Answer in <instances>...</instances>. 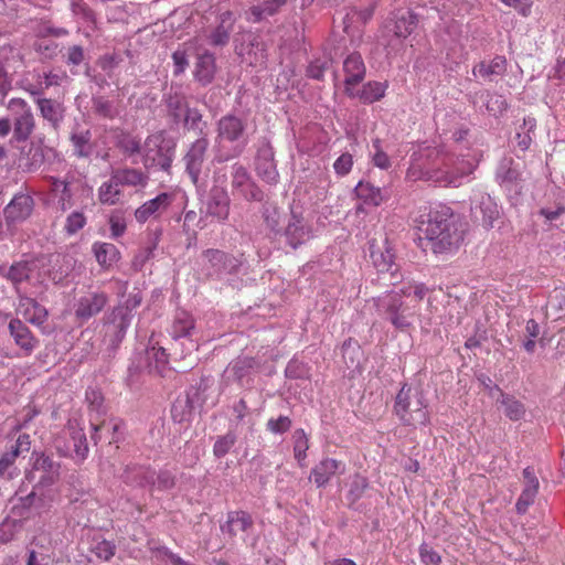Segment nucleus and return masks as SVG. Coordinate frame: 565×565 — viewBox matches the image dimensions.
Wrapping results in <instances>:
<instances>
[{
  "label": "nucleus",
  "mask_w": 565,
  "mask_h": 565,
  "mask_svg": "<svg viewBox=\"0 0 565 565\" xmlns=\"http://www.w3.org/2000/svg\"><path fill=\"white\" fill-rule=\"evenodd\" d=\"M371 258L373 265L380 273L392 271L393 278H401L397 266L394 264L395 255L387 242H385L383 246H377L376 248L372 245Z\"/></svg>",
  "instance_id": "nucleus-17"
},
{
  "label": "nucleus",
  "mask_w": 565,
  "mask_h": 565,
  "mask_svg": "<svg viewBox=\"0 0 565 565\" xmlns=\"http://www.w3.org/2000/svg\"><path fill=\"white\" fill-rule=\"evenodd\" d=\"M230 196L223 185L214 184L206 200V213L218 221H226L230 215Z\"/></svg>",
  "instance_id": "nucleus-12"
},
{
  "label": "nucleus",
  "mask_w": 565,
  "mask_h": 565,
  "mask_svg": "<svg viewBox=\"0 0 565 565\" xmlns=\"http://www.w3.org/2000/svg\"><path fill=\"white\" fill-rule=\"evenodd\" d=\"M7 108L13 116V139L25 141L35 129V118L30 105L22 98H11Z\"/></svg>",
  "instance_id": "nucleus-5"
},
{
  "label": "nucleus",
  "mask_w": 565,
  "mask_h": 565,
  "mask_svg": "<svg viewBox=\"0 0 565 565\" xmlns=\"http://www.w3.org/2000/svg\"><path fill=\"white\" fill-rule=\"evenodd\" d=\"M116 547L111 542L102 541L95 547L98 558L109 561L115 555Z\"/></svg>",
  "instance_id": "nucleus-60"
},
{
  "label": "nucleus",
  "mask_w": 565,
  "mask_h": 565,
  "mask_svg": "<svg viewBox=\"0 0 565 565\" xmlns=\"http://www.w3.org/2000/svg\"><path fill=\"white\" fill-rule=\"evenodd\" d=\"M85 224V215L82 212H73L67 216L64 228L68 234H75L82 230Z\"/></svg>",
  "instance_id": "nucleus-53"
},
{
  "label": "nucleus",
  "mask_w": 565,
  "mask_h": 565,
  "mask_svg": "<svg viewBox=\"0 0 565 565\" xmlns=\"http://www.w3.org/2000/svg\"><path fill=\"white\" fill-rule=\"evenodd\" d=\"M34 200L26 193H17L3 210L7 224L25 221L33 211Z\"/></svg>",
  "instance_id": "nucleus-10"
},
{
  "label": "nucleus",
  "mask_w": 565,
  "mask_h": 565,
  "mask_svg": "<svg viewBox=\"0 0 565 565\" xmlns=\"http://www.w3.org/2000/svg\"><path fill=\"white\" fill-rule=\"evenodd\" d=\"M540 215H542L546 221L553 222L556 221L558 217L565 214V206L558 205L555 209H546L543 207L540 210Z\"/></svg>",
  "instance_id": "nucleus-63"
},
{
  "label": "nucleus",
  "mask_w": 565,
  "mask_h": 565,
  "mask_svg": "<svg viewBox=\"0 0 565 565\" xmlns=\"http://www.w3.org/2000/svg\"><path fill=\"white\" fill-rule=\"evenodd\" d=\"M285 234L288 244L292 248H297L311 237V228L303 223L301 217L292 215Z\"/></svg>",
  "instance_id": "nucleus-22"
},
{
  "label": "nucleus",
  "mask_w": 565,
  "mask_h": 565,
  "mask_svg": "<svg viewBox=\"0 0 565 565\" xmlns=\"http://www.w3.org/2000/svg\"><path fill=\"white\" fill-rule=\"evenodd\" d=\"M235 444V436L226 434L217 438L213 446V454L217 458L224 457Z\"/></svg>",
  "instance_id": "nucleus-51"
},
{
  "label": "nucleus",
  "mask_w": 565,
  "mask_h": 565,
  "mask_svg": "<svg viewBox=\"0 0 565 565\" xmlns=\"http://www.w3.org/2000/svg\"><path fill=\"white\" fill-rule=\"evenodd\" d=\"M372 147L374 149V153L372 156L373 164L382 170L391 168V159L382 148V140L380 138L373 139Z\"/></svg>",
  "instance_id": "nucleus-47"
},
{
  "label": "nucleus",
  "mask_w": 565,
  "mask_h": 565,
  "mask_svg": "<svg viewBox=\"0 0 565 565\" xmlns=\"http://www.w3.org/2000/svg\"><path fill=\"white\" fill-rule=\"evenodd\" d=\"M78 193L88 198L92 195V189L81 181H68L67 190L62 191L60 194L58 202L61 204V209L63 211L70 210L75 204L73 198Z\"/></svg>",
  "instance_id": "nucleus-32"
},
{
  "label": "nucleus",
  "mask_w": 565,
  "mask_h": 565,
  "mask_svg": "<svg viewBox=\"0 0 565 565\" xmlns=\"http://www.w3.org/2000/svg\"><path fill=\"white\" fill-rule=\"evenodd\" d=\"M84 60V51L82 46L74 45L67 51V63L73 65H79Z\"/></svg>",
  "instance_id": "nucleus-64"
},
{
  "label": "nucleus",
  "mask_w": 565,
  "mask_h": 565,
  "mask_svg": "<svg viewBox=\"0 0 565 565\" xmlns=\"http://www.w3.org/2000/svg\"><path fill=\"white\" fill-rule=\"evenodd\" d=\"M28 438L29 436L26 435L20 436L17 439L15 444L11 446L10 450L4 452L0 457V477H6V473L9 471V469L13 466L17 458L19 457L21 447L24 444V439L26 440Z\"/></svg>",
  "instance_id": "nucleus-38"
},
{
  "label": "nucleus",
  "mask_w": 565,
  "mask_h": 565,
  "mask_svg": "<svg viewBox=\"0 0 565 565\" xmlns=\"http://www.w3.org/2000/svg\"><path fill=\"white\" fill-rule=\"evenodd\" d=\"M93 252L97 263L104 268L111 267L120 258L118 248L111 243L96 242Z\"/></svg>",
  "instance_id": "nucleus-26"
},
{
  "label": "nucleus",
  "mask_w": 565,
  "mask_h": 565,
  "mask_svg": "<svg viewBox=\"0 0 565 565\" xmlns=\"http://www.w3.org/2000/svg\"><path fill=\"white\" fill-rule=\"evenodd\" d=\"M156 484L153 488L166 491L170 490L175 486V477L168 470H161L154 476Z\"/></svg>",
  "instance_id": "nucleus-54"
},
{
  "label": "nucleus",
  "mask_w": 565,
  "mask_h": 565,
  "mask_svg": "<svg viewBox=\"0 0 565 565\" xmlns=\"http://www.w3.org/2000/svg\"><path fill=\"white\" fill-rule=\"evenodd\" d=\"M495 390L500 393L501 398L498 402L504 406L505 416L513 422L520 420L525 414L524 404L513 396L505 395L500 387L495 386Z\"/></svg>",
  "instance_id": "nucleus-36"
},
{
  "label": "nucleus",
  "mask_w": 565,
  "mask_h": 565,
  "mask_svg": "<svg viewBox=\"0 0 565 565\" xmlns=\"http://www.w3.org/2000/svg\"><path fill=\"white\" fill-rule=\"evenodd\" d=\"M85 401L90 411L96 412L97 414L103 413L104 396L99 388L87 387L85 392Z\"/></svg>",
  "instance_id": "nucleus-50"
},
{
  "label": "nucleus",
  "mask_w": 565,
  "mask_h": 565,
  "mask_svg": "<svg viewBox=\"0 0 565 565\" xmlns=\"http://www.w3.org/2000/svg\"><path fill=\"white\" fill-rule=\"evenodd\" d=\"M17 313L34 326H42L47 319L45 307L26 296H20Z\"/></svg>",
  "instance_id": "nucleus-16"
},
{
  "label": "nucleus",
  "mask_w": 565,
  "mask_h": 565,
  "mask_svg": "<svg viewBox=\"0 0 565 565\" xmlns=\"http://www.w3.org/2000/svg\"><path fill=\"white\" fill-rule=\"evenodd\" d=\"M61 465L51 457L40 455L33 463V470L40 472L39 480L34 489H44L55 484L60 480Z\"/></svg>",
  "instance_id": "nucleus-11"
},
{
  "label": "nucleus",
  "mask_w": 565,
  "mask_h": 565,
  "mask_svg": "<svg viewBox=\"0 0 565 565\" xmlns=\"http://www.w3.org/2000/svg\"><path fill=\"white\" fill-rule=\"evenodd\" d=\"M475 168L471 161L447 151L443 146H427L412 154L405 180L413 183L431 182L440 188H459Z\"/></svg>",
  "instance_id": "nucleus-1"
},
{
  "label": "nucleus",
  "mask_w": 565,
  "mask_h": 565,
  "mask_svg": "<svg viewBox=\"0 0 565 565\" xmlns=\"http://www.w3.org/2000/svg\"><path fill=\"white\" fill-rule=\"evenodd\" d=\"M94 107H95L96 113L105 118H114L116 115V111H115L111 103L104 98L95 99Z\"/></svg>",
  "instance_id": "nucleus-59"
},
{
  "label": "nucleus",
  "mask_w": 565,
  "mask_h": 565,
  "mask_svg": "<svg viewBox=\"0 0 565 565\" xmlns=\"http://www.w3.org/2000/svg\"><path fill=\"white\" fill-rule=\"evenodd\" d=\"M418 24L417 15L409 9H398L385 24V31L398 40L407 39Z\"/></svg>",
  "instance_id": "nucleus-7"
},
{
  "label": "nucleus",
  "mask_w": 565,
  "mask_h": 565,
  "mask_svg": "<svg viewBox=\"0 0 565 565\" xmlns=\"http://www.w3.org/2000/svg\"><path fill=\"white\" fill-rule=\"evenodd\" d=\"M169 107L175 118L184 116V125L191 129L198 128L202 114L196 108H190L183 98L171 99Z\"/></svg>",
  "instance_id": "nucleus-24"
},
{
  "label": "nucleus",
  "mask_w": 565,
  "mask_h": 565,
  "mask_svg": "<svg viewBox=\"0 0 565 565\" xmlns=\"http://www.w3.org/2000/svg\"><path fill=\"white\" fill-rule=\"evenodd\" d=\"M156 471L150 466L128 465L122 478L127 484L137 487H151L156 484Z\"/></svg>",
  "instance_id": "nucleus-18"
},
{
  "label": "nucleus",
  "mask_w": 565,
  "mask_h": 565,
  "mask_svg": "<svg viewBox=\"0 0 565 565\" xmlns=\"http://www.w3.org/2000/svg\"><path fill=\"white\" fill-rule=\"evenodd\" d=\"M41 116L50 121L54 127H57L63 118L62 106L50 98H39L36 100Z\"/></svg>",
  "instance_id": "nucleus-35"
},
{
  "label": "nucleus",
  "mask_w": 565,
  "mask_h": 565,
  "mask_svg": "<svg viewBox=\"0 0 565 565\" xmlns=\"http://www.w3.org/2000/svg\"><path fill=\"white\" fill-rule=\"evenodd\" d=\"M345 470V465L333 458H324L320 460L310 472V480L318 488L326 487L331 478L337 473H343Z\"/></svg>",
  "instance_id": "nucleus-14"
},
{
  "label": "nucleus",
  "mask_w": 565,
  "mask_h": 565,
  "mask_svg": "<svg viewBox=\"0 0 565 565\" xmlns=\"http://www.w3.org/2000/svg\"><path fill=\"white\" fill-rule=\"evenodd\" d=\"M508 7L513 8L520 15L527 18L532 13V0H500Z\"/></svg>",
  "instance_id": "nucleus-57"
},
{
  "label": "nucleus",
  "mask_w": 565,
  "mask_h": 565,
  "mask_svg": "<svg viewBox=\"0 0 565 565\" xmlns=\"http://www.w3.org/2000/svg\"><path fill=\"white\" fill-rule=\"evenodd\" d=\"M507 71V58L504 56H495L489 63L480 62L472 68L475 76L490 78L491 76L502 75Z\"/></svg>",
  "instance_id": "nucleus-30"
},
{
  "label": "nucleus",
  "mask_w": 565,
  "mask_h": 565,
  "mask_svg": "<svg viewBox=\"0 0 565 565\" xmlns=\"http://www.w3.org/2000/svg\"><path fill=\"white\" fill-rule=\"evenodd\" d=\"M414 223L420 245L435 255L455 254L463 242V233L449 206L440 205L422 212Z\"/></svg>",
  "instance_id": "nucleus-2"
},
{
  "label": "nucleus",
  "mask_w": 565,
  "mask_h": 565,
  "mask_svg": "<svg viewBox=\"0 0 565 565\" xmlns=\"http://www.w3.org/2000/svg\"><path fill=\"white\" fill-rule=\"evenodd\" d=\"M160 238V233H156L152 244L147 247L142 253L137 255L134 259V266H143V264L153 256V250L157 248Z\"/></svg>",
  "instance_id": "nucleus-58"
},
{
  "label": "nucleus",
  "mask_w": 565,
  "mask_h": 565,
  "mask_svg": "<svg viewBox=\"0 0 565 565\" xmlns=\"http://www.w3.org/2000/svg\"><path fill=\"white\" fill-rule=\"evenodd\" d=\"M109 225H110L111 236L115 238L124 235V233L126 232V228H127L125 220L120 216H111L109 218Z\"/></svg>",
  "instance_id": "nucleus-62"
},
{
  "label": "nucleus",
  "mask_w": 565,
  "mask_h": 565,
  "mask_svg": "<svg viewBox=\"0 0 565 565\" xmlns=\"http://www.w3.org/2000/svg\"><path fill=\"white\" fill-rule=\"evenodd\" d=\"M203 257L210 264L214 273L226 270L228 264L232 263V258L220 249H206L203 253Z\"/></svg>",
  "instance_id": "nucleus-39"
},
{
  "label": "nucleus",
  "mask_w": 565,
  "mask_h": 565,
  "mask_svg": "<svg viewBox=\"0 0 565 565\" xmlns=\"http://www.w3.org/2000/svg\"><path fill=\"white\" fill-rule=\"evenodd\" d=\"M253 526L252 516L245 511H233L227 515L226 522L221 526L224 534L234 537L239 533H246Z\"/></svg>",
  "instance_id": "nucleus-20"
},
{
  "label": "nucleus",
  "mask_w": 565,
  "mask_h": 565,
  "mask_svg": "<svg viewBox=\"0 0 565 565\" xmlns=\"http://www.w3.org/2000/svg\"><path fill=\"white\" fill-rule=\"evenodd\" d=\"M160 141V136H151L146 140V163L151 162V164L159 166L162 170L168 171L172 162L171 156L163 152L162 149H159L156 156L151 154L152 147H158Z\"/></svg>",
  "instance_id": "nucleus-28"
},
{
  "label": "nucleus",
  "mask_w": 565,
  "mask_h": 565,
  "mask_svg": "<svg viewBox=\"0 0 565 565\" xmlns=\"http://www.w3.org/2000/svg\"><path fill=\"white\" fill-rule=\"evenodd\" d=\"M234 15L231 11L221 14L220 25L212 32L210 39L213 45H224L230 39V33L233 30Z\"/></svg>",
  "instance_id": "nucleus-34"
},
{
  "label": "nucleus",
  "mask_w": 565,
  "mask_h": 565,
  "mask_svg": "<svg viewBox=\"0 0 565 565\" xmlns=\"http://www.w3.org/2000/svg\"><path fill=\"white\" fill-rule=\"evenodd\" d=\"M17 521L6 518L0 524V543L11 542L15 535Z\"/></svg>",
  "instance_id": "nucleus-56"
},
{
  "label": "nucleus",
  "mask_w": 565,
  "mask_h": 565,
  "mask_svg": "<svg viewBox=\"0 0 565 565\" xmlns=\"http://www.w3.org/2000/svg\"><path fill=\"white\" fill-rule=\"evenodd\" d=\"M113 175L120 186L145 188L149 180L145 172L134 168L116 169L113 171Z\"/></svg>",
  "instance_id": "nucleus-25"
},
{
  "label": "nucleus",
  "mask_w": 565,
  "mask_h": 565,
  "mask_svg": "<svg viewBox=\"0 0 565 565\" xmlns=\"http://www.w3.org/2000/svg\"><path fill=\"white\" fill-rule=\"evenodd\" d=\"M480 210L482 212V221L486 225L492 226L493 222L499 216V210L497 204L492 201V199L488 196H483L480 202Z\"/></svg>",
  "instance_id": "nucleus-48"
},
{
  "label": "nucleus",
  "mask_w": 565,
  "mask_h": 565,
  "mask_svg": "<svg viewBox=\"0 0 565 565\" xmlns=\"http://www.w3.org/2000/svg\"><path fill=\"white\" fill-rule=\"evenodd\" d=\"M267 429L273 434H284L291 427V419L288 416H279L278 418L268 419Z\"/></svg>",
  "instance_id": "nucleus-55"
},
{
  "label": "nucleus",
  "mask_w": 565,
  "mask_h": 565,
  "mask_svg": "<svg viewBox=\"0 0 565 565\" xmlns=\"http://www.w3.org/2000/svg\"><path fill=\"white\" fill-rule=\"evenodd\" d=\"M539 488L540 484H524L523 490L515 504V509L519 513H525L529 507L534 503V500L539 492Z\"/></svg>",
  "instance_id": "nucleus-43"
},
{
  "label": "nucleus",
  "mask_w": 565,
  "mask_h": 565,
  "mask_svg": "<svg viewBox=\"0 0 565 565\" xmlns=\"http://www.w3.org/2000/svg\"><path fill=\"white\" fill-rule=\"evenodd\" d=\"M353 163V156L344 152L333 162L334 172L339 177H344L351 172Z\"/></svg>",
  "instance_id": "nucleus-52"
},
{
  "label": "nucleus",
  "mask_w": 565,
  "mask_h": 565,
  "mask_svg": "<svg viewBox=\"0 0 565 565\" xmlns=\"http://www.w3.org/2000/svg\"><path fill=\"white\" fill-rule=\"evenodd\" d=\"M108 302V296L104 291H89L79 297L74 306L75 317L81 321H87L98 315Z\"/></svg>",
  "instance_id": "nucleus-8"
},
{
  "label": "nucleus",
  "mask_w": 565,
  "mask_h": 565,
  "mask_svg": "<svg viewBox=\"0 0 565 565\" xmlns=\"http://www.w3.org/2000/svg\"><path fill=\"white\" fill-rule=\"evenodd\" d=\"M256 367V361L254 358L244 356L235 360L228 367V371L233 373L237 381L243 380L247 376L252 370Z\"/></svg>",
  "instance_id": "nucleus-42"
},
{
  "label": "nucleus",
  "mask_w": 565,
  "mask_h": 565,
  "mask_svg": "<svg viewBox=\"0 0 565 565\" xmlns=\"http://www.w3.org/2000/svg\"><path fill=\"white\" fill-rule=\"evenodd\" d=\"M387 88V81H370L365 83L361 89L354 88V95L352 97L359 98L363 104H373L384 98Z\"/></svg>",
  "instance_id": "nucleus-23"
},
{
  "label": "nucleus",
  "mask_w": 565,
  "mask_h": 565,
  "mask_svg": "<svg viewBox=\"0 0 565 565\" xmlns=\"http://www.w3.org/2000/svg\"><path fill=\"white\" fill-rule=\"evenodd\" d=\"M286 0H266L259 6L250 8V13L254 17V22H258L265 17L275 14Z\"/></svg>",
  "instance_id": "nucleus-40"
},
{
  "label": "nucleus",
  "mask_w": 565,
  "mask_h": 565,
  "mask_svg": "<svg viewBox=\"0 0 565 565\" xmlns=\"http://www.w3.org/2000/svg\"><path fill=\"white\" fill-rule=\"evenodd\" d=\"M194 327H195L194 318L190 313H188L185 311H181L175 316V318L173 320V323L171 327V335L173 339L189 337L191 334V331L194 329Z\"/></svg>",
  "instance_id": "nucleus-37"
},
{
  "label": "nucleus",
  "mask_w": 565,
  "mask_h": 565,
  "mask_svg": "<svg viewBox=\"0 0 565 565\" xmlns=\"http://www.w3.org/2000/svg\"><path fill=\"white\" fill-rule=\"evenodd\" d=\"M215 74V58L211 53H203L198 57L194 76L202 84H210Z\"/></svg>",
  "instance_id": "nucleus-27"
},
{
  "label": "nucleus",
  "mask_w": 565,
  "mask_h": 565,
  "mask_svg": "<svg viewBox=\"0 0 565 565\" xmlns=\"http://www.w3.org/2000/svg\"><path fill=\"white\" fill-rule=\"evenodd\" d=\"M90 131L85 130L71 136V141L74 146V151L77 157H87L90 153Z\"/></svg>",
  "instance_id": "nucleus-44"
},
{
  "label": "nucleus",
  "mask_w": 565,
  "mask_h": 565,
  "mask_svg": "<svg viewBox=\"0 0 565 565\" xmlns=\"http://www.w3.org/2000/svg\"><path fill=\"white\" fill-rule=\"evenodd\" d=\"M44 162V152L40 146L31 145L28 156L25 158V162L22 163L23 169L32 172L38 170L41 164Z\"/></svg>",
  "instance_id": "nucleus-46"
},
{
  "label": "nucleus",
  "mask_w": 565,
  "mask_h": 565,
  "mask_svg": "<svg viewBox=\"0 0 565 565\" xmlns=\"http://www.w3.org/2000/svg\"><path fill=\"white\" fill-rule=\"evenodd\" d=\"M328 68L327 62L316 60L310 63V65L307 68V75L313 79H322L324 72Z\"/></svg>",
  "instance_id": "nucleus-61"
},
{
  "label": "nucleus",
  "mask_w": 565,
  "mask_h": 565,
  "mask_svg": "<svg viewBox=\"0 0 565 565\" xmlns=\"http://www.w3.org/2000/svg\"><path fill=\"white\" fill-rule=\"evenodd\" d=\"M309 449V440L303 429L295 431L294 456L302 467V461L307 458V450Z\"/></svg>",
  "instance_id": "nucleus-45"
},
{
  "label": "nucleus",
  "mask_w": 565,
  "mask_h": 565,
  "mask_svg": "<svg viewBox=\"0 0 565 565\" xmlns=\"http://www.w3.org/2000/svg\"><path fill=\"white\" fill-rule=\"evenodd\" d=\"M418 555L423 565H440L441 555L433 546L427 543L419 545Z\"/></svg>",
  "instance_id": "nucleus-49"
},
{
  "label": "nucleus",
  "mask_w": 565,
  "mask_h": 565,
  "mask_svg": "<svg viewBox=\"0 0 565 565\" xmlns=\"http://www.w3.org/2000/svg\"><path fill=\"white\" fill-rule=\"evenodd\" d=\"M207 147L209 140L205 137L199 138L184 157L186 171L194 184L199 180Z\"/></svg>",
  "instance_id": "nucleus-15"
},
{
  "label": "nucleus",
  "mask_w": 565,
  "mask_h": 565,
  "mask_svg": "<svg viewBox=\"0 0 565 565\" xmlns=\"http://www.w3.org/2000/svg\"><path fill=\"white\" fill-rule=\"evenodd\" d=\"M428 288L423 282H408L399 291H393L376 300L384 309L390 322L401 331L413 326L419 316V302L425 298Z\"/></svg>",
  "instance_id": "nucleus-3"
},
{
  "label": "nucleus",
  "mask_w": 565,
  "mask_h": 565,
  "mask_svg": "<svg viewBox=\"0 0 565 565\" xmlns=\"http://www.w3.org/2000/svg\"><path fill=\"white\" fill-rule=\"evenodd\" d=\"M354 192L358 199L367 205L379 206L384 200L381 188L375 186L367 181H360L356 184Z\"/></svg>",
  "instance_id": "nucleus-29"
},
{
  "label": "nucleus",
  "mask_w": 565,
  "mask_h": 565,
  "mask_svg": "<svg viewBox=\"0 0 565 565\" xmlns=\"http://www.w3.org/2000/svg\"><path fill=\"white\" fill-rule=\"evenodd\" d=\"M394 413L407 426L429 424V414L423 392L406 384L396 395Z\"/></svg>",
  "instance_id": "nucleus-4"
},
{
  "label": "nucleus",
  "mask_w": 565,
  "mask_h": 565,
  "mask_svg": "<svg viewBox=\"0 0 565 565\" xmlns=\"http://www.w3.org/2000/svg\"><path fill=\"white\" fill-rule=\"evenodd\" d=\"M232 191L235 196H239L248 202H259L263 200V192L252 180L247 169L235 163L232 167Z\"/></svg>",
  "instance_id": "nucleus-6"
},
{
  "label": "nucleus",
  "mask_w": 565,
  "mask_h": 565,
  "mask_svg": "<svg viewBox=\"0 0 565 565\" xmlns=\"http://www.w3.org/2000/svg\"><path fill=\"white\" fill-rule=\"evenodd\" d=\"M244 131V121L234 115H225L217 122L218 137L227 141L238 140Z\"/></svg>",
  "instance_id": "nucleus-21"
},
{
  "label": "nucleus",
  "mask_w": 565,
  "mask_h": 565,
  "mask_svg": "<svg viewBox=\"0 0 565 565\" xmlns=\"http://www.w3.org/2000/svg\"><path fill=\"white\" fill-rule=\"evenodd\" d=\"M120 188L121 186L111 174L109 180L103 182L98 188V201L104 205H116L122 196Z\"/></svg>",
  "instance_id": "nucleus-31"
},
{
  "label": "nucleus",
  "mask_w": 565,
  "mask_h": 565,
  "mask_svg": "<svg viewBox=\"0 0 565 565\" xmlns=\"http://www.w3.org/2000/svg\"><path fill=\"white\" fill-rule=\"evenodd\" d=\"M72 440L74 443V450L78 457L84 459L88 452V445L84 428L79 420L71 419L67 424Z\"/></svg>",
  "instance_id": "nucleus-33"
},
{
  "label": "nucleus",
  "mask_w": 565,
  "mask_h": 565,
  "mask_svg": "<svg viewBox=\"0 0 565 565\" xmlns=\"http://www.w3.org/2000/svg\"><path fill=\"white\" fill-rule=\"evenodd\" d=\"M344 92L348 96L354 95V88L364 79L366 67L359 53H351L343 62Z\"/></svg>",
  "instance_id": "nucleus-9"
},
{
  "label": "nucleus",
  "mask_w": 565,
  "mask_h": 565,
  "mask_svg": "<svg viewBox=\"0 0 565 565\" xmlns=\"http://www.w3.org/2000/svg\"><path fill=\"white\" fill-rule=\"evenodd\" d=\"M9 331L15 344L30 355L38 345V340L33 337L30 329L19 319H12L9 322Z\"/></svg>",
  "instance_id": "nucleus-19"
},
{
  "label": "nucleus",
  "mask_w": 565,
  "mask_h": 565,
  "mask_svg": "<svg viewBox=\"0 0 565 565\" xmlns=\"http://www.w3.org/2000/svg\"><path fill=\"white\" fill-rule=\"evenodd\" d=\"M31 264L28 262H19L13 264L7 274V278L14 285L19 286L21 282L28 280L31 275Z\"/></svg>",
  "instance_id": "nucleus-41"
},
{
  "label": "nucleus",
  "mask_w": 565,
  "mask_h": 565,
  "mask_svg": "<svg viewBox=\"0 0 565 565\" xmlns=\"http://www.w3.org/2000/svg\"><path fill=\"white\" fill-rule=\"evenodd\" d=\"M172 198L163 192L154 199L148 200L135 211V218L138 223L143 224L150 218H157L170 206Z\"/></svg>",
  "instance_id": "nucleus-13"
}]
</instances>
